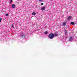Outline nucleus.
Instances as JSON below:
<instances>
[{"instance_id": "39448f33", "label": "nucleus", "mask_w": 77, "mask_h": 77, "mask_svg": "<svg viewBox=\"0 0 77 77\" xmlns=\"http://www.w3.org/2000/svg\"><path fill=\"white\" fill-rule=\"evenodd\" d=\"M64 33L66 36H67V35H68V34H67L68 33V32H67V30H65Z\"/></svg>"}, {"instance_id": "f03ea898", "label": "nucleus", "mask_w": 77, "mask_h": 77, "mask_svg": "<svg viewBox=\"0 0 77 77\" xmlns=\"http://www.w3.org/2000/svg\"><path fill=\"white\" fill-rule=\"evenodd\" d=\"M74 39V38L73 37H71L69 38V41H73Z\"/></svg>"}, {"instance_id": "20e7f679", "label": "nucleus", "mask_w": 77, "mask_h": 77, "mask_svg": "<svg viewBox=\"0 0 77 77\" xmlns=\"http://www.w3.org/2000/svg\"><path fill=\"white\" fill-rule=\"evenodd\" d=\"M23 36H25V35L23 33L21 34L20 35H19L20 37H23Z\"/></svg>"}, {"instance_id": "7ed1b4c3", "label": "nucleus", "mask_w": 77, "mask_h": 77, "mask_svg": "<svg viewBox=\"0 0 77 77\" xmlns=\"http://www.w3.org/2000/svg\"><path fill=\"white\" fill-rule=\"evenodd\" d=\"M54 36H58V35H59V34L57 33V32H55L54 33Z\"/></svg>"}, {"instance_id": "6e6552de", "label": "nucleus", "mask_w": 77, "mask_h": 77, "mask_svg": "<svg viewBox=\"0 0 77 77\" xmlns=\"http://www.w3.org/2000/svg\"><path fill=\"white\" fill-rule=\"evenodd\" d=\"M45 7H42L41 8V10H42V11L43 10H45Z\"/></svg>"}, {"instance_id": "ddd939ff", "label": "nucleus", "mask_w": 77, "mask_h": 77, "mask_svg": "<svg viewBox=\"0 0 77 77\" xmlns=\"http://www.w3.org/2000/svg\"><path fill=\"white\" fill-rule=\"evenodd\" d=\"M6 16H8L9 15V14H6Z\"/></svg>"}, {"instance_id": "9d476101", "label": "nucleus", "mask_w": 77, "mask_h": 77, "mask_svg": "<svg viewBox=\"0 0 77 77\" xmlns=\"http://www.w3.org/2000/svg\"><path fill=\"white\" fill-rule=\"evenodd\" d=\"M71 24L72 25H74V23L72 22H71Z\"/></svg>"}, {"instance_id": "9b49d317", "label": "nucleus", "mask_w": 77, "mask_h": 77, "mask_svg": "<svg viewBox=\"0 0 77 77\" xmlns=\"http://www.w3.org/2000/svg\"><path fill=\"white\" fill-rule=\"evenodd\" d=\"M66 25V22H63V26H65Z\"/></svg>"}, {"instance_id": "4468645a", "label": "nucleus", "mask_w": 77, "mask_h": 77, "mask_svg": "<svg viewBox=\"0 0 77 77\" xmlns=\"http://www.w3.org/2000/svg\"><path fill=\"white\" fill-rule=\"evenodd\" d=\"M12 0H10V3H12Z\"/></svg>"}, {"instance_id": "f8f14e48", "label": "nucleus", "mask_w": 77, "mask_h": 77, "mask_svg": "<svg viewBox=\"0 0 77 77\" xmlns=\"http://www.w3.org/2000/svg\"><path fill=\"white\" fill-rule=\"evenodd\" d=\"M45 33L46 34V35H47V34L48 33V32H47L46 31L45 32Z\"/></svg>"}, {"instance_id": "a211bd4d", "label": "nucleus", "mask_w": 77, "mask_h": 77, "mask_svg": "<svg viewBox=\"0 0 77 77\" xmlns=\"http://www.w3.org/2000/svg\"><path fill=\"white\" fill-rule=\"evenodd\" d=\"M41 5H43V3H42L41 4Z\"/></svg>"}, {"instance_id": "2eb2a0df", "label": "nucleus", "mask_w": 77, "mask_h": 77, "mask_svg": "<svg viewBox=\"0 0 77 77\" xmlns=\"http://www.w3.org/2000/svg\"><path fill=\"white\" fill-rule=\"evenodd\" d=\"M2 19L0 18V22H1V21H2Z\"/></svg>"}, {"instance_id": "dca6fc26", "label": "nucleus", "mask_w": 77, "mask_h": 77, "mask_svg": "<svg viewBox=\"0 0 77 77\" xmlns=\"http://www.w3.org/2000/svg\"><path fill=\"white\" fill-rule=\"evenodd\" d=\"M12 27H13V28H14V25H12Z\"/></svg>"}, {"instance_id": "f3484780", "label": "nucleus", "mask_w": 77, "mask_h": 77, "mask_svg": "<svg viewBox=\"0 0 77 77\" xmlns=\"http://www.w3.org/2000/svg\"><path fill=\"white\" fill-rule=\"evenodd\" d=\"M42 0H39V2H42Z\"/></svg>"}, {"instance_id": "1a4fd4ad", "label": "nucleus", "mask_w": 77, "mask_h": 77, "mask_svg": "<svg viewBox=\"0 0 77 77\" xmlns=\"http://www.w3.org/2000/svg\"><path fill=\"white\" fill-rule=\"evenodd\" d=\"M35 14H36V13H35V12H33L32 13V15H35Z\"/></svg>"}, {"instance_id": "f257e3e1", "label": "nucleus", "mask_w": 77, "mask_h": 77, "mask_svg": "<svg viewBox=\"0 0 77 77\" xmlns=\"http://www.w3.org/2000/svg\"><path fill=\"white\" fill-rule=\"evenodd\" d=\"M48 37L50 39H53V38L54 37V34L52 33L50 34L48 36Z\"/></svg>"}, {"instance_id": "0eeeda50", "label": "nucleus", "mask_w": 77, "mask_h": 77, "mask_svg": "<svg viewBox=\"0 0 77 77\" xmlns=\"http://www.w3.org/2000/svg\"><path fill=\"white\" fill-rule=\"evenodd\" d=\"M12 8H15V5L14 4H13L12 5Z\"/></svg>"}, {"instance_id": "423d86ee", "label": "nucleus", "mask_w": 77, "mask_h": 77, "mask_svg": "<svg viewBox=\"0 0 77 77\" xmlns=\"http://www.w3.org/2000/svg\"><path fill=\"white\" fill-rule=\"evenodd\" d=\"M72 18V16H69L67 18V20H70V19H71Z\"/></svg>"}]
</instances>
